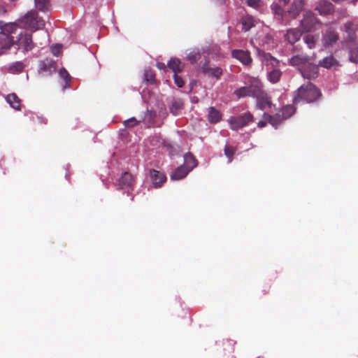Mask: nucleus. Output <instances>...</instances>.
<instances>
[{
    "instance_id": "obj_1",
    "label": "nucleus",
    "mask_w": 358,
    "mask_h": 358,
    "mask_svg": "<svg viewBox=\"0 0 358 358\" xmlns=\"http://www.w3.org/2000/svg\"><path fill=\"white\" fill-rule=\"evenodd\" d=\"M321 96L320 90L311 83H308L294 92L293 104L296 106L304 102L312 103L316 101Z\"/></svg>"
},
{
    "instance_id": "obj_2",
    "label": "nucleus",
    "mask_w": 358,
    "mask_h": 358,
    "mask_svg": "<svg viewBox=\"0 0 358 358\" xmlns=\"http://www.w3.org/2000/svg\"><path fill=\"white\" fill-rule=\"evenodd\" d=\"M263 85L260 80L255 77H249L245 85L236 89L234 94L238 98L246 96L257 97L262 94Z\"/></svg>"
},
{
    "instance_id": "obj_3",
    "label": "nucleus",
    "mask_w": 358,
    "mask_h": 358,
    "mask_svg": "<svg viewBox=\"0 0 358 358\" xmlns=\"http://www.w3.org/2000/svg\"><path fill=\"white\" fill-rule=\"evenodd\" d=\"M20 27L36 31L45 27L44 20L36 10H30L19 19Z\"/></svg>"
},
{
    "instance_id": "obj_4",
    "label": "nucleus",
    "mask_w": 358,
    "mask_h": 358,
    "mask_svg": "<svg viewBox=\"0 0 358 358\" xmlns=\"http://www.w3.org/2000/svg\"><path fill=\"white\" fill-rule=\"evenodd\" d=\"M264 60L266 62L267 77L272 83H278L282 76L281 71L278 68L279 62L270 53L264 54Z\"/></svg>"
},
{
    "instance_id": "obj_5",
    "label": "nucleus",
    "mask_w": 358,
    "mask_h": 358,
    "mask_svg": "<svg viewBox=\"0 0 358 358\" xmlns=\"http://www.w3.org/2000/svg\"><path fill=\"white\" fill-rule=\"evenodd\" d=\"M17 46V49L22 50V52H28L34 48V43L32 40V35L29 33L21 31L16 41H13V45Z\"/></svg>"
},
{
    "instance_id": "obj_6",
    "label": "nucleus",
    "mask_w": 358,
    "mask_h": 358,
    "mask_svg": "<svg viewBox=\"0 0 358 358\" xmlns=\"http://www.w3.org/2000/svg\"><path fill=\"white\" fill-rule=\"evenodd\" d=\"M319 22H320L315 15L313 13L308 11L306 13L303 20L301 21V26L304 31L308 32L313 31Z\"/></svg>"
},
{
    "instance_id": "obj_7",
    "label": "nucleus",
    "mask_w": 358,
    "mask_h": 358,
    "mask_svg": "<svg viewBox=\"0 0 358 358\" xmlns=\"http://www.w3.org/2000/svg\"><path fill=\"white\" fill-rule=\"evenodd\" d=\"M319 66L318 64L316 65L308 61L303 66L300 67L299 71L304 78L312 80L318 76Z\"/></svg>"
},
{
    "instance_id": "obj_8",
    "label": "nucleus",
    "mask_w": 358,
    "mask_h": 358,
    "mask_svg": "<svg viewBox=\"0 0 358 358\" xmlns=\"http://www.w3.org/2000/svg\"><path fill=\"white\" fill-rule=\"evenodd\" d=\"M253 116L252 113H245L244 115L236 117H231L229 120L231 129L238 130L240 128L247 125L248 122H252Z\"/></svg>"
},
{
    "instance_id": "obj_9",
    "label": "nucleus",
    "mask_w": 358,
    "mask_h": 358,
    "mask_svg": "<svg viewBox=\"0 0 358 358\" xmlns=\"http://www.w3.org/2000/svg\"><path fill=\"white\" fill-rule=\"evenodd\" d=\"M38 71L40 73L51 75L57 70L56 62L50 58H45L40 60L38 64Z\"/></svg>"
},
{
    "instance_id": "obj_10",
    "label": "nucleus",
    "mask_w": 358,
    "mask_h": 358,
    "mask_svg": "<svg viewBox=\"0 0 358 358\" xmlns=\"http://www.w3.org/2000/svg\"><path fill=\"white\" fill-rule=\"evenodd\" d=\"M257 106L260 110H275V106L271 102V97L262 90V94L256 97Z\"/></svg>"
},
{
    "instance_id": "obj_11",
    "label": "nucleus",
    "mask_w": 358,
    "mask_h": 358,
    "mask_svg": "<svg viewBox=\"0 0 358 358\" xmlns=\"http://www.w3.org/2000/svg\"><path fill=\"white\" fill-rule=\"evenodd\" d=\"M231 56L246 66L250 65L252 62L250 52L248 50H233L231 51Z\"/></svg>"
},
{
    "instance_id": "obj_12",
    "label": "nucleus",
    "mask_w": 358,
    "mask_h": 358,
    "mask_svg": "<svg viewBox=\"0 0 358 358\" xmlns=\"http://www.w3.org/2000/svg\"><path fill=\"white\" fill-rule=\"evenodd\" d=\"M318 66L327 69H333L336 70L341 66V64L338 60L334 55H330L320 60Z\"/></svg>"
},
{
    "instance_id": "obj_13",
    "label": "nucleus",
    "mask_w": 358,
    "mask_h": 358,
    "mask_svg": "<svg viewBox=\"0 0 358 358\" xmlns=\"http://www.w3.org/2000/svg\"><path fill=\"white\" fill-rule=\"evenodd\" d=\"M150 177L155 188L161 187L166 180L165 174L155 169L150 170Z\"/></svg>"
},
{
    "instance_id": "obj_14",
    "label": "nucleus",
    "mask_w": 358,
    "mask_h": 358,
    "mask_svg": "<svg viewBox=\"0 0 358 358\" xmlns=\"http://www.w3.org/2000/svg\"><path fill=\"white\" fill-rule=\"evenodd\" d=\"M134 182V179L133 176L130 173L125 171L119 178L117 185L119 188L122 189H130L132 187Z\"/></svg>"
},
{
    "instance_id": "obj_15",
    "label": "nucleus",
    "mask_w": 358,
    "mask_h": 358,
    "mask_svg": "<svg viewBox=\"0 0 358 358\" xmlns=\"http://www.w3.org/2000/svg\"><path fill=\"white\" fill-rule=\"evenodd\" d=\"M320 15H329L334 10V5L327 0L320 1L315 8Z\"/></svg>"
},
{
    "instance_id": "obj_16",
    "label": "nucleus",
    "mask_w": 358,
    "mask_h": 358,
    "mask_svg": "<svg viewBox=\"0 0 358 358\" xmlns=\"http://www.w3.org/2000/svg\"><path fill=\"white\" fill-rule=\"evenodd\" d=\"M202 71L208 76H212L216 79H220L222 74V69L220 67L211 66L208 63H205L202 66Z\"/></svg>"
},
{
    "instance_id": "obj_17",
    "label": "nucleus",
    "mask_w": 358,
    "mask_h": 358,
    "mask_svg": "<svg viewBox=\"0 0 358 358\" xmlns=\"http://www.w3.org/2000/svg\"><path fill=\"white\" fill-rule=\"evenodd\" d=\"M13 45V38L5 33L0 32V55Z\"/></svg>"
},
{
    "instance_id": "obj_18",
    "label": "nucleus",
    "mask_w": 358,
    "mask_h": 358,
    "mask_svg": "<svg viewBox=\"0 0 358 358\" xmlns=\"http://www.w3.org/2000/svg\"><path fill=\"white\" fill-rule=\"evenodd\" d=\"M338 40V34L333 30H328L324 34L322 42L325 47L334 44Z\"/></svg>"
},
{
    "instance_id": "obj_19",
    "label": "nucleus",
    "mask_w": 358,
    "mask_h": 358,
    "mask_svg": "<svg viewBox=\"0 0 358 358\" xmlns=\"http://www.w3.org/2000/svg\"><path fill=\"white\" fill-rule=\"evenodd\" d=\"M345 32L348 34L346 39L349 42H354L356 39L357 25L352 22H348L344 24Z\"/></svg>"
},
{
    "instance_id": "obj_20",
    "label": "nucleus",
    "mask_w": 358,
    "mask_h": 358,
    "mask_svg": "<svg viewBox=\"0 0 358 358\" xmlns=\"http://www.w3.org/2000/svg\"><path fill=\"white\" fill-rule=\"evenodd\" d=\"M309 61V57L306 55H296L289 59V64L294 66H303Z\"/></svg>"
},
{
    "instance_id": "obj_21",
    "label": "nucleus",
    "mask_w": 358,
    "mask_h": 358,
    "mask_svg": "<svg viewBox=\"0 0 358 358\" xmlns=\"http://www.w3.org/2000/svg\"><path fill=\"white\" fill-rule=\"evenodd\" d=\"M304 6L303 0H294L288 13L293 18H296L301 12Z\"/></svg>"
},
{
    "instance_id": "obj_22",
    "label": "nucleus",
    "mask_w": 358,
    "mask_h": 358,
    "mask_svg": "<svg viewBox=\"0 0 358 358\" xmlns=\"http://www.w3.org/2000/svg\"><path fill=\"white\" fill-rule=\"evenodd\" d=\"M301 36V32L298 29H290L287 30L285 35V39L290 43L294 44L297 42Z\"/></svg>"
},
{
    "instance_id": "obj_23",
    "label": "nucleus",
    "mask_w": 358,
    "mask_h": 358,
    "mask_svg": "<svg viewBox=\"0 0 358 358\" xmlns=\"http://www.w3.org/2000/svg\"><path fill=\"white\" fill-rule=\"evenodd\" d=\"M189 169H186L185 166L182 165L178 167L171 175V179L172 180H181L186 177L189 173Z\"/></svg>"
},
{
    "instance_id": "obj_24",
    "label": "nucleus",
    "mask_w": 358,
    "mask_h": 358,
    "mask_svg": "<svg viewBox=\"0 0 358 358\" xmlns=\"http://www.w3.org/2000/svg\"><path fill=\"white\" fill-rule=\"evenodd\" d=\"M6 100L9 105L15 110H21V100L17 96V94L12 93L6 97Z\"/></svg>"
},
{
    "instance_id": "obj_25",
    "label": "nucleus",
    "mask_w": 358,
    "mask_h": 358,
    "mask_svg": "<svg viewBox=\"0 0 358 358\" xmlns=\"http://www.w3.org/2000/svg\"><path fill=\"white\" fill-rule=\"evenodd\" d=\"M184 165L186 169H189V171H192L194 168H195L198 163L194 156L191 153L188 152L184 156Z\"/></svg>"
},
{
    "instance_id": "obj_26",
    "label": "nucleus",
    "mask_w": 358,
    "mask_h": 358,
    "mask_svg": "<svg viewBox=\"0 0 358 358\" xmlns=\"http://www.w3.org/2000/svg\"><path fill=\"white\" fill-rule=\"evenodd\" d=\"M256 20L251 15H247L242 17L241 24L245 31H249L255 24Z\"/></svg>"
},
{
    "instance_id": "obj_27",
    "label": "nucleus",
    "mask_w": 358,
    "mask_h": 358,
    "mask_svg": "<svg viewBox=\"0 0 358 358\" xmlns=\"http://www.w3.org/2000/svg\"><path fill=\"white\" fill-rule=\"evenodd\" d=\"M18 27H20L19 23L18 24L16 22L5 23L3 25L1 26V29L2 31L1 33H5L8 36H9L11 34L15 33L17 31Z\"/></svg>"
},
{
    "instance_id": "obj_28",
    "label": "nucleus",
    "mask_w": 358,
    "mask_h": 358,
    "mask_svg": "<svg viewBox=\"0 0 358 358\" xmlns=\"http://www.w3.org/2000/svg\"><path fill=\"white\" fill-rule=\"evenodd\" d=\"M168 66L171 69L174 73H178L182 71L183 65L181 62L177 58H172L168 62Z\"/></svg>"
},
{
    "instance_id": "obj_29",
    "label": "nucleus",
    "mask_w": 358,
    "mask_h": 358,
    "mask_svg": "<svg viewBox=\"0 0 358 358\" xmlns=\"http://www.w3.org/2000/svg\"><path fill=\"white\" fill-rule=\"evenodd\" d=\"M264 115H267L266 119L268 120V122L273 127H277L284 119L280 113H275L273 115H270L269 113H264Z\"/></svg>"
},
{
    "instance_id": "obj_30",
    "label": "nucleus",
    "mask_w": 358,
    "mask_h": 358,
    "mask_svg": "<svg viewBox=\"0 0 358 358\" xmlns=\"http://www.w3.org/2000/svg\"><path fill=\"white\" fill-rule=\"evenodd\" d=\"M24 66L22 62H15L10 64L9 71L11 73H20L24 70Z\"/></svg>"
},
{
    "instance_id": "obj_31",
    "label": "nucleus",
    "mask_w": 358,
    "mask_h": 358,
    "mask_svg": "<svg viewBox=\"0 0 358 358\" xmlns=\"http://www.w3.org/2000/svg\"><path fill=\"white\" fill-rule=\"evenodd\" d=\"M36 8L41 11L48 10L50 7L49 0H34Z\"/></svg>"
},
{
    "instance_id": "obj_32",
    "label": "nucleus",
    "mask_w": 358,
    "mask_h": 358,
    "mask_svg": "<svg viewBox=\"0 0 358 358\" xmlns=\"http://www.w3.org/2000/svg\"><path fill=\"white\" fill-rule=\"evenodd\" d=\"M184 103L181 99L173 98L171 103V110H180L183 108Z\"/></svg>"
},
{
    "instance_id": "obj_33",
    "label": "nucleus",
    "mask_w": 358,
    "mask_h": 358,
    "mask_svg": "<svg viewBox=\"0 0 358 358\" xmlns=\"http://www.w3.org/2000/svg\"><path fill=\"white\" fill-rule=\"evenodd\" d=\"M303 41L308 47V48L312 49L315 48V43L317 41V38H316L313 35L308 34L303 37Z\"/></svg>"
},
{
    "instance_id": "obj_34",
    "label": "nucleus",
    "mask_w": 358,
    "mask_h": 358,
    "mask_svg": "<svg viewBox=\"0 0 358 358\" xmlns=\"http://www.w3.org/2000/svg\"><path fill=\"white\" fill-rule=\"evenodd\" d=\"M271 8L274 15L277 16L280 20H282L284 14L283 8L276 3H273L271 6Z\"/></svg>"
},
{
    "instance_id": "obj_35",
    "label": "nucleus",
    "mask_w": 358,
    "mask_h": 358,
    "mask_svg": "<svg viewBox=\"0 0 358 358\" xmlns=\"http://www.w3.org/2000/svg\"><path fill=\"white\" fill-rule=\"evenodd\" d=\"M350 60L354 63H358V48L353 44L352 47H349Z\"/></svg>"
},
{
    "instance_id": "obj_36",
    "label": "nucleus",
    "mask_w": 358,
    "mask_h": 358,
    "mask_svg": "<svg viewBox=\"0 0 358 358\" xmlns=\"http://www.w3.org/2000/svg\"><path fill=\"white\" fill-rule=\"evenodd\" d=\"M144 80L150 84L156 83L155 74L152 70H146L144 73Z\"/></svg>"
},
{
    "instance_id": "obj_37",
    "label": "nucleus",
    "mask_w": 358,
    "mask_h": 358,
    "mask_svg": "<svg viewBox=\"0 0 358 358\" xmlns=\"http://www.w3.org/2000/svg\"><path fill=\"white\" fill-rule=\"evenodd\" d=\"M145 117H142L139 120H137L136 117H131L128 120H126L124 122V124L126 127H131L136 126L138 122H141L145 119Z\"/></svg>"
},
{
    "instance_id": "obj_38",
    "label": "nucleus",
    "mask_w": 358,
    "mask_h": 358,
    "mask_svg": "<svg viewBox=\"0 0 358 358\" xmlns=\"http://www.w3.org/2000/svg\"><path fill=\"white\" fill-rule=\"evenodd\" d=\"M236 152V148L229 145L224 147V155L229 158V162H231L232 157Z\"/></svg>"
},
{
    "instance_id": "obj_39",
    "label": "nucleus",
    "mask_w": 358,
    "mask_h": 358,
    "mask_svg": "<svg viewBox=\"0 0 358 358\" xmlns=\"http://www.w3.org/2000/svg\"><path fill=\"white\" fill-rule=\"evenodd\" d=\"M222 117V113H208V120L210 123L218 122Z\"/></svg>"
},
{
    "instance_id": "obj_40",
    "label": "nucleus",
    "mask_w": 358,
    "mask_h": 358,
    "mask_svg": "<svg viewBox=\"0 0 358 358\" xmlns=\"http://www.w3.org/2000/svg\"><path fill=\"white\" fill-rule=\"evenodd\" d=\"M200 58V53L198 51L190 52L187 55V59L191 63L196 62Z\"/></svg>"
},
{
    "instance_id": "obj_41",
    "label": "nucleus",
    "mask_w": 358,
    "mask_h": 358,
    "mask_svg": "<svg viewBox=\"0 0 358 358\" xmlns=\"http://www.w3.org/2000/svg\"><path fill=\"white\" fill-rule=\"evenodd\" d=\"M261 0H247V5L251 8L258 10L262 6Z\"/></svg>"
},
{
    "instance_id": "obj_42",
    "label": "nucleus",
    "mask_w": 358,
    "mask_h": 358,
    "mask_svg": "<svg viewBox=\"0 0 358 358\" xmlns=\"http://www.w3.org/2000/svg\"><path fill=\"white\" fill-rule=\"evenodd\" d=\"M59 76L65 80L66 83L70 81V76L65 69L62 68L60 69Z\"/></svg>"
},
{
    "instance_id": "obj_43",
    "label": "nucleus",
    "mask_w": 358,
    "mask_h": 358,
    "mask_svg": "<svg viewBox=\"0 0 358 358\" xmlns=\"http://www.w3.org/2000/svg\"><path fill=\"white\" fill-rule=\"evenodd\" d=\"M174 82H175V84L178 87H182L185 85V81L182 80V78L181 77H180L179 76L177 75V73H175L174 74Z\"/></svg>"
},
{
    "instance_id": "obj_44",
    "label": "nucleus",
    "mask_w": 358,
    "mask_h": 358,
    "mask_svg": "<svg viewBox=\"0 0 358 358\" xmlns=\"http://www.w3.org/2000/svg\"><path fill=\"white\" fill-rule=\"evenodd\" d=\"M61 50H62V45H54L51 47V51H52V53L55 55V56H58L59 52H61Z\"/></svg>"
},
{
    "instance_id": "obj_45",
    "label": "nucleus",
    "mask_w": 358,
    "mask_h": 358,
    "mask_svg": "<svg viewBox=\"0 0 358 358\" xmlns=\"http://www.w3.org/2000/svg\"><path fill=\"white\" fill-rule=\"evenodd\" d=\"M286 110L288 111L289 110H292V112H295L296 108V107H294L293 106H291V105H287L286 107Z\"/></svg>"
},
{
    "instance_id": "obj_46",
    "label": "nucleus",
    "mask_w": 358,
    "mask_h": 358,
    "mask_svg": "<svg viewBox=\"0 0 358 358\" xmlns=\"http://www.w3.org/2000/svg\"><path fill=\"white\" fill-rule=\"evenodd\" d=\"M266 122H265V121H259L258 122V127H264L266 126Z\"/></svg>"
},
{
    "instance_id": "obj_47",
    "label": "nucleus",
    "mask_w": 358,
    "mask_h": 358,
    "mask_svg": "<svg viewBox=\"0 0 358 358\" xmlns=\"http://www.w3.org/2000/svg\"><path fill=\"white\" fill-rule=\"evenodd\" d=\"M227 341L229 343V344L232 346V348L234 346V345L236 343V342L234 340H227Z\"/></svg>"
},
{
    "instance_id": "obj_48",
    "label": "nucleus",
    "mask_w": 358,
    "mask_h": 358,
    "mask_svg": "<svg viewBox=\"0 0 358 358\" xmlns=\"http://www.w3.org/2000/svg\"><path fill=\"white\" fill-rule=\"evenodd\" d=\"M279 1L282 2L285 5H287L289 2V0H279Z\"/></svg>"
},
{
    "instance_id": "obj_49",
    "label": "nucleus",
    "mask_w": 358,
    "mask_h": 358,
    "mask_svg": "<svg viewBox=\"0 0 358 358\" xmlns=\"http://www.w3.org/2000/svg\"><path fill=\"white\" fill-rule=\"evenodd\" d=\"M210 112H213V113H215V112H218L215 108L213 107H210Z\"/></svg>"
},
{
    "instance_id": "obj_50",
    "label": "nucleus",
    "mask_w": 358,
    "mask_h": 358,
    "mask_svg": "<svg viewBox=\"0 0 358 358\" xmlns=\"http://www.w3.org/2000/svg\"><path fill=\"white\" fill-rule=\"evenodd\" d=\"M162 66H164V64H157V66H158V68H159V69H161V68H162Z\"/></svg>"
},
{
    "instance_id": "obj_51",
    "label": "nucleus",
    "mask_w": 358,
    "mask_h": 358,
    "mask_svg": "<svg viewBox=\"0 0 358 358\" xmlns=\"http://www.w3.org/2000/svg\"><path fill=\"white\" fill-rule=\"evenodd\" d=\"M162 66H164V64H157V66H158V68H159V69H161V68H162Z\"/></svg>"
},
{
    "instance_id": "obj_52",
    "label": "nucleus",
    "mask_w": 358,
    "mask_h": 358,
    "mask_svg": "<svg viewBox=\"0 0 358 358\" xmlns=\"http://www.w3.org/2000/svg\"><path fill=\"white\" fill-rule=\"evenodd\" d=\"M155 113H146V115H149L150 117H152V115H155Z\"/></svg>"
}]
</instances>
